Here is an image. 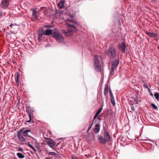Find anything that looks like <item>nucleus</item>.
<instances>
[{
  "label": "nucleus",
  "mask_w": 159,
  "mask_h": 159,
  "mask_svg": "<svg viewBox=\"0 0 159 159\" xmlns=\"http://www.w3.org/2000/svg\"><path fill=\"white\" fill-rule=\"evenodd\" d=\"M98 139L100 143L105 144L110 141L111 137L107 130L105 129L103 133V137L99 135Z\"/></svg>",
  "instance_id": "nucleus-1"
},
{
  "label": "nucleus",
  "mask_w": 159,
  "mask_h": 159,
  "mask_svg": "<svg viewBox=\"0 0 159 159\" xmlns=\"http://www.w3.org/2000/svg\"><path fill=\"white\" fill-rule=\"evenodd\" d=\"M106 53L110 58H114L116 56V50L113 46H110L105 51Z\"/></svg>",
  "instance_id": "nucleus-2"
},
{
  "label": "nucleus",
  "mask_w": 159,
  "mask_h": 159,
  "mask_svg": "<svg viewBox=\"0 0 159 159\" xmlns=\"http://www.w3.org/2000/svg\"><path fill=\"white\" fill-rule=\"evenodd\" d=\"M101 58L100 56H96L94 58V66L95 70L98 72L101 70V66L100 65L99 59Z\"/></svg>",
  "instance_id": "nucleus-3"
},
{
  "label": "nucleus",
  "mask_w": 159,
  "mask_h": 159,
  "mask_svg": "<svg viewBox=\"0 0 159 159\" xmlns=\"http://www.w3.org/2000/svg\"><path fill=\"white\" fill-rule=\"evenodd\" d=\"M119 64V60L117 59L115 60L112 62L110 72V77H112L114 74V70L116 69V67Z\"/></svg>",
  "instance_id": "nucleus-4"
},
{
  "label": "nucleus",
  "mask_w": 159,
  "mask_h": 159,
  "mask_svg": "<svg viewBox=\"0 0 159 159\" xmlns=\"http://www.w3.org/2000/svg\"><path fill=\"white\" fill-rule=\"evenodd\" d=\"M53 36L58 42L60 43L63 42L64 39V38L62 35L59 33L57 29L54 30Z\"/></svg>",
  "instance_id": "nucleus-5"
},
{
  "label": "nucleus",
  "mask_w": 159,
  "mask_h": 159,
  "mask_svg": "<svg viewBox=\"0 0 159 159\" xmlns=\"http://www.w3.org/2000/svg\"><path fill=\"white\" fill-rule=\"evenodd\" d=\"M43 136L44 139H47V140L46 141V142L48 144V145L51 148H52L54 147L55 144V143L53 141L52 139H48L45 135L43 134Z\"/></svg>",
  "instance_id": "nucleus-6"
},
{
  "label": "nucleus",
  "mask_w": 159,
  "mask_h": 159,
  "mask_svg": "<svg viewBox=\"0 0 159 159\" xmlns=\"http://www.w3.org/2000/svg\"><path fill=\"white\" fill-rule=\"evenodd\" d=\"M9 5V1L8 0H2L0 4V7L3 9L6 8Z\"/></svg>",
  "instance_id": "nucleus-7"
},
{
  "label": "nucleus",
  "mask_w": 159,
  "mask_h": 159,
  "mask_svg": "<svg viewBox=\"0 0 159 159\" xmlns=\"http://www.w3.org/2000/svg\"><path fill=\"white\" fill-rule=\"evenodd\" d=\"M62 32L66 36H69L72 35V33L74 32V30L72 29H70L66 31L65 30H61Z\"/></svg>",
  "instance_id": "nucleus-8"
},
{
  "label": "nucleus",
  "mask_w": 159,
  "mask_h": 159,
  "mask_svg": "<svg viewBox=\"0 0 159 159\" xmlns=\"http://www.w3.org/2000/svg\"><path fill=\"white\" fill-rule=\"evenodd\" d=\"M94 123H95L96 125L95 126V127L94 129V132L95 133H98L100 130V121H96V122Z\"/></svg>",
  "instance_id": "nucleus-9"
},
{
  "label": "nucleus",
  "mask_w": 159,
  "mask_h": 159,
  "mask_svg": "<svg viewBox=\"0 0 159 159\" xmlns=\"http://www.w3.org/2000/svg\"><path fill=\"white\" fill-rule=\"evenodd\" d=\"M126 46L125 43L123 42L120 43L118 45L119 48L121 50L122 52H125V51Z\"/></svg>",
  "instance_id": "nucleus-10"
},
{
  "label": "nucleus",
  "mask_w": 159,
  "mask_h": 159,
  "mask_svg": "<svg viewBox=\"0 0 159 159\" xmlns=\"http://www.w3.org/2000/svg\"><path fill=\"white\" fill-rule=\"evenodd\" d=\"M31 134V131L29 129L25 130L23 132V134L25 136L31 137V136L30 135Z\"/></svg>",
  "instance_id": "nucleus-11"
},
{
  "label": "nucleus",
  "mask_w": 159,
  "mask_h": 159,
  "mask_svg": "<svg viewBox=\"0 0 159 159\" xmlns=\"http://www.w3.org/2000/svg\"><path fill=\"white\" fill-rule=\"evenodd\" d=\"M65 1V0H61L58 3L57 6L60 9H61L64 8Z\"/></svg>",
  "instance_id": "nucleus-12"
},
{
  "label": "nucleus",
  "mask_w": 159,
  "mask_h": 159,
  "mask_svg": "<svg viewBox=\"0 0 159 159\" xmlns=\"http://www.w3.org/2000/svg\"><path fill=\"white\" fill-rule=\"evenodd\" d=\"M17 137L22 142H25L26 139L23 137V136L21 134L20 132H17Z\"/></svg>",
  "instance_id": "nucleus-13"
},
{
  "label": "nucleus",
  "mask_w": 159,
  "mask_h": 159,
  "mask_svg": "<svg viewBox=\"0 0 159 159\" xmlns=\"http://www.w3.org/2000/svg\"><path fill=\"white\" fill-rule=\"evenodd\" d=\"M150 37L154 38L156 40L158 39V37L157 34L155 33H150Z\"/></svg>",
  "instance_id": "nucleus-14"
},
{
  "label": "nucleus",
  "mask_w": 159,
  "mask_h": 159,
  "mask_svg": "<svg viewBox=\"0 0 159 159\" xmlns=\"http://www.w3.org/2000/svg\"><path fill=\"white\" fill-rule=\"evenodd\" d=\"M36 8L32 9L31 10L33 11L32 16L35 19L38 20L37 15V11L36 10Z\"/></svg>",
  "instance_id": "nucleus-15"
},
{
  "label": "nucleus",
  "mask_w": 159,
  "mask_h": 159,
  "mask_svg": "<svg viewBox=\"0 0 159 159\" xmlns=\"http://www.w3.org/2000/svg\"><path fill=\"white\" fill-rule=\"evenodd\" d=\"M100 113V112H99V111H97L96 113L94 118V123H95L96 122V121H100V119L98 118L97 117V116Z\"/></svg>",
  "instance_id": "nucleus-16"
},
{
  "label": "nucleus",
  "mask_w": 159,
  "mask_h": 159,
  "mask_svg": "<svg viewBox=\"0 0 159 159\" xmlns=\"http://www.w3.org/2000/svg\"><path fill=\"white\" fill-rule=\"evenodd\" d=\"M108 86L107 84H105V89H104V94L105 96H106V97H107V94L108 93Z\"/></svg>",
  "instance_id": "nucleus-17"
},
{
  "label": "nucleus",
  "mask_w": 159,
  "mask_h": 159,
  "mask_svg": "<svg viewBox=\"0 0 159 159\" xmlns=\"http://www.w3.org/2000/svg\"><path fill=\"white\" fill-rule=\"evenodd\" d=\"M52 30L50 29H48L46 30V33L44 34L46 35H50L52 34Z\"/></svg>",
  "instance_id": "nucleus-18"
},
{
  "label": "nucleus",
  "mask_w": 159,
  "mask_h": 159,
  "mask_svg": "<svg viewBox=\"0 0 159 159\" xmlns=\"http://www.w3.org/2000/svg\"><path fill=\"white\" fill-rule=\"evenodd\" d=\"M33 111H34L30 107L26 108V112L28 113L29 116V115H31V114L33 113Z\"/></svg>",
  "instance_id": "nucleus-19"
},
{
  "label": "nucleus",
  "mask_w": 159,
  "mask_h": 159,
  "mask_svg": "<svg viewBox=\"0 0 159 159\" xmlns=\"http://www.w3.org/2000/svg\"><path fill=\"white\" fill-rule=\"evenodd\" d=\"M66 24L68 26V27L70 28V29H71V28H73V29H72L74 30V31H75L77 30L75 26H74L73 25L69 24L67 23H66Z\"/></svg>",
  "instance_id": "nucleus-20"
},
{
  "label": "nucleus",
  "mask_w": 159,
  "mask_h": 159,
  "mask_svg": "<svg viewBox=\"0 0 159 159\" xmlns=\"http://www.w3.org/2000/svg\"><path fill=\"white\" fill-rule=\"evenodd\" d=\"M18 157L20 159L23 158L25 157V156L23 154H22L18 152L16 154Z\"/></svg>",
  "instance_id": "nucleus-21"
},
{
  "label": "nucleus",
  "mask_w": 159,
  "mask_h": 159,
  "mask_svg": "<svg viewBox=\"0 0 159 159\" xmlns=\"http://www.w3.org/2000/svg\"><path fill=\"white\" fill-rule=\"evenodd\" d=\"M150 2H151V3L150 4V5H151V6H153V5H155L156 3V0H150Z\"/></svg>",
  "instance_id": "nucleus-22"
},
{
  "label": "nucleus",
  "mask_w": 159,
  "mask_h": 159,
  "mask_svg": "<svg viewBox=\"0 0 159 159\" xmlns=\"http://www.w3.org/2000/svg\"><path fill=\"white\" fill-rule=\"evenodd\" d=\"M154 95L156 99L158 100L159 99V93L157 92H156L154 94Z\"/></svg>",
  "instance_id": "nucleus-23"
},
{
  "label": "nucleus",
  "mask_w": 159,
  "mask_h": 159,
  "mask_svg": "<svg viewBox=\"0 0 159 159\" xmlns=\"http://www.w3.org/2000/svg\"><path fill=\"white\" fill-rule=\"evenodd\" d=\"M69 21L70 22H72L75 24L76 25L77 24V22L76 21H75L73 20L72 19H68L67 20V22Z\"/></svg>",
  "instance_id": "nucleus-24"
},
{
  "label": "nucleus",
  "mask_w": 159,
  "mask_h": 159,
  "mask_svg": "<svg viewBox=\"0 0 159 159\" xmlns=\"http://www.w3.org/2000/svg\"><path fill=\"white\" fill-rule=\"evenodd\" d=\"M111 101L112 105L113 106H115V99L114 97L111 98Z\"/></svg>",
  "instance_id": "nucleus-25"
},
{
  "label": "nucleus",
  "mask_w": 159,
  "mask_h": 159,
  "mask_svg": "<svg viewBox=\"0 0 159 159\" xmlns=\"http://www.w3.org/2000/svg\"><path fill=\"white\" fill-rule=\"evenodd\" d=\"M143 86L144 89H147L148 90V91L149 92V88L147 84L144 83L143 84Z\"/></svg>",
  "instance_id": "nucleus-26"
},
{
  "label": "nucleus",
  "mask_w": 159,
  "mask_h": 159,
  "mask_svg": "<svg viewBox=\"0 0 159 159\" xmlns=\"http://www.w3.org/2000/svg\"><path fill=\"white\" fill-rule=\"evenodd\" d=\"M151 106L154 109L156 110H157L158 109V107L155 104L153 103H152Z\"/></svg>",
  "instance_id": "nucleus-27"
},
{
  "label": "nucleus",
  "mask_w": 159,
  "mask_h": 159,
  "mask_svg": "<svg viewBox=\"0 0 159 159\" xmlns=\"http://www.w3.org/2000/svg\"><path fill=\"white\" fill-rule=\"evenodd\" d=\"M44 34L43 31H40L39 33V38L41 37H42V36L44 34Z\"/></svg>",
  "instance_id": "nucleus-28"
},
{
  "label": "nucleus",
  "mask_w": 159,
  "mask_h": 159,
  "mask_svg": "<svg viewBox=\"0 0 159 159\" xmlns=\"http://www.w3.org/2000/svg\"><path fill=\"white\" fill-rule=\"evenodd\" d=\"M134 99L135 102H136V104H138L139 103V102L138 101V99L137 97L135 96V98L134 97Z\"/></svg>",
  "instance_id": "nucleus-29"
},
{
  "label": "nucleus",
  "mask_w": 159,
  "mask_h": 159,
  "mask_svg": "<svg viewBox=\"0 0 159 159\" xmlns=\"http://www.w3.org/2000/svg\"><path fill=\"white\" fill-rule=\"evenodd\" d=\"M109 93H110V96L111 98L114 97L113 94L112 93V91H111V89H110V90H109Z\"/></svg>",
  "instance_id": "nucleus-30"
},
{
  "label": "nucleus",
  "mask_w": 159,
  "mask_h": 159,
  "mask_svg": "<svg viewBox=\"0 0 159 159\" xmlns=\"http://www.w3.org/2000/svg\"><path fill=\"white\" fill-rule=\"evenodd\" d=\"M48 155H56V153L54 152H49L48 153Z\"/></svg>",
  "instance_id": "nucleus-31"
},
{
  "label": "nucleus",
  "mask_w": 159,
  "mask_h": 159,
  "mask_svg": "<svg viewBox=\"0 0 159 159\" xmlns=\"http://www.w3.org/2000/svg\"><path fill=\"white\" fill-rule=\"evenodd\" d=\"M153 144H151L150 143V144H149V145H150V146H151V145L152 146L153 145V146H154V144H155V142H154V141H153L152 142ZM154 147H152V148H151V149L152 150V149H153L154 148H153Z\"/></svg>",
  "instance_id": "nucleus-32"
},
{
  "label": "nucleus",
  "mask_w": 159,
  "mask_h": 159,
  "mask_svg": "<svg viewBox=\"0 0 159 159\" xmlns=\"http://www.w3.org/2000/svg\"><path fill=\"white\" fill-rule=\"evenodd\" d=\"M131 110L133 111H135V108H134L133 106V104H132L131 105Z\"/></svg>",
  "instance_id": "nucleus-33"
},
{
  "label": "nucleus",
  "mask_w": 159,
  "mask_h": 159,
  "mask_svg": "<svg viewBox=\"0 0 159 159\" xmlns=\"http://www.w3.org/2000/svg\"><path fill=\"white\" fill-rule=\"evenodd\" d=\"M29 116L30 118V119L29 120L27 121V122H30V121H31V120H32L31 115H29Z\"/></svg>",
  "instance_id": "nucleus-34"
},
{
  "label": "nucleus",
  "mask_w": 159,
  "mask_h": 159,
  "mask_svg": "<svg viewBox=\"0 0 159 159\" xmlns=\"http://www.w3.org/2000/svg\"><path fill=\"white\" fill-rule=\"evenodd\" d=\"M2 11L0 9V18H1L2 16Z\"/></svg>",
  "instance_id": "nucleus-35"
},
{
  "label": "nucleus",
  "mask_w": 159,
  "mask_h": 159,
  "mask_svg": "<svg viewBox=\"0 0 159 159\" xmlns=\"http://www.w3.org/2000/svg\"><path fill=\"white\" fill-rule=\"evenodd\" d=\"M36 147L37 148L38 150H39L40 149V147H39V144H38V143L37 144H36Z\"/></svg>",
  "instance_id": "nucleus-36"
},
{
  "label": "nucleus",
  "mask_w": 159,
  "mask_h": 159,
  "mask_svg": "<svg viewBox=\"0 0 159 159\" xmlns=\"http://www.w3.org/2000/svg\"><path fill=\"white\" fill-rule=\"evenodd\" d=\"M27 144L31 148H32L33 146L31 145L30 143H28Z\"/></svg>",
  "instance_id": "nucleus-37"
},
{
  "label": "nucleus",
  "mask_w": 159,
  "mask_h": 159,
  "mask_svg": "<svg viewBox=\"0 0 159 159\" xmlns=\"http://www.w3.org/2000/svg\"><path fill=\"white\" fill-rule=\"evenodd\" d=\"M33 151H34L35 152H37V150L36 149H35L33 147L32 148H31Z\"/></svg>",
  "instance_id": "nucleus-38"
},
{
  "label": "nucleus",
  "mask_w": 159,
  "mask_h": 159,
  "mask_svg": "<svg viewBox=\"0 0 159 159\" xmlns=\"http://www.w3.org/2000/svg\"><path fill=\"white\" fill-rule=\"evenodd\" d=\"M23 129H21L18 132H20V133H21V132L23 131Z\"/></svg>",
  "instance_id": "nucleus-39"
},
{
  "label": "nucleus",
  "mask_w": 159,
  "mask_h": 159,
  "mask_svg": "<svg viewBox=\"0 0 159 159\" xmlns=\"http://www.w3.org/2000/svg\"><path fill=\"white\" fill-rule=\"evenodd\" d=\"M16 83H17L18 82V75H17V79H16Z\"/></svg>",
  "instance_id": "nucleus-40"
},
{
  "label": "nucleus",
  "mask_w": 159,
  "mask_h": 159,
  "mask_svg": "<svg viewBox=\"0 0 159 159\" xmlns=\"http://www.w3.org/2000/svg\"><path fill=\"white\" fill-rule=\"evenodd\" d=\"M102 107H101L98 110V111H99V112L101 113V112L102 111Z\"/></svg>",
  "instance_id": "nucleus-41"
},
{
  "label": "nucleus",
  "mask_w": 159,
  "mask_h": 159,
  "mask_svg": "<svg viewBox=\"0 0 159 159\" xmlns=\"http://www.w3.org/2000/svg\"><path fill=\"white\" fill-rule=\"evenodd\" d=\"M71 159H77V158L75 156H73L71 158Z\"/></svg>",
  "instance_id": "nucleus-42"
},
{
  "label": "nucleus",
  "mask_w": 159,
  "mask_h": 159,
  "mask_svg": "<svg viewBox=\"0 0 159 159\" xmlns=\"http://www.w3.org/2000/svg\"><path fill=\"white\" fill-rule=\"evenodd\" d=\"M19 150L20 151H21V152H22L23 151V149H22V148H19Z\"/></svg>",
  "instance_id": "nucleus-43"
},
{
  "label": "nucleus",
  "mask_w": 159,
  "mask_h": 159,
  "mask_svg": "<svg viewBox=\"0 0 159 159\" xmlns=\"http://www.w3.org/2000/svg\"><path fill=\"white\" fill-rule=\"evenodd\" d=\"M51 158L50 157H47L45 159H51Z\"/></svg>",
  "instance_id": "nucleus-44"
},
{
  "label": "nucleus",
  "mask_w": 159,
  "mask_h": 159,
  "mask_svg": "<svg viewBox=\"0 0 159 159\" xmlns=\"http://www.w3.org/2000/svg\"><path fill=\"white\" fill-rule=\"evenodd\" d=\"M12 25H13V24H11L9 26H10V27H11L12 28Z\"/></svg>",
  "instance_id": "nucleus-45"
},
{
  "label": "nucleus",
  "mask_w": 159,
  "mask_h": 159,
  "mask_svg": "<svg viewBox=\"0 0 159 159\" xmlns=\"http://www.w3.org/2000/svg\"><path fill=\"white\" fill-rule=\"evenodd\" d=\"M150 95H151V96H152V97H153V94H152V93H151V92H150Z\"/></svg>",
  "instance_id": "nucleus-46"
},
{
  "label": "nucleus",
  "mask_w": 159,
  "mask_h": 159,
  "mask_svg": "<svg viewBox=\"0 0 159 159\" xmlns=\"http://www.w3.org/2000/svg\"><path fill=\"white\" fill-rule=\"evenodd\" d=\"M146 33H147V34L148 35L149 34V32H146Z\"/></svg>",
  "instance_id": "nucleus-47"
},
{
  "label": "nucleus",
  "mask_w": 159,
  "mask_h": 159,
  "mask_svg": "<svg viewBox=\"0 0 159 159\" xmlns=\"http://www.w3.org/2000/svg\"><path fill=\"white\" fill-rule=\"evenodd\" d=\"M91 126H90L89 128V129H89H89H90V128H91Z\"/></svg>",
  "instance_id": "nucleus-48"
},
{
  "label": "nucleus",
  "mask_w": 159,
  "mask_h": 159,
  "mask_svg": "<svg viewBox=\"0 0 159 159\" xmlns=\"http://www.w3.org/2000/svg\"><path fill=\"white\" fill-rule=\"evenodd\" d=\"M70 17H74V16H73L72 15V16H70Z\"/></svg>",
  "instance_id": "nucleus-49"
},
{
  "label": "nucleus",
  "mask_w": 159,
  "mask_h": 159,
  "mask_svg": "<svg viewBox=\"0 0 159 159\" xmlns=\"http://www.w3.org/2000/svg\"><path fill=\"white\" fill-rule=\"evenodd\" d=\"M157 48H158V49L159 50V46H158Z\"/></svg>",
  "instance_id": "nucleus-50"
},
{
  "label": "nucleus",
  "mask_w": 159,
  "mask_h": 159,
  "mask_svg": "<svg viewBox=\"0 0 159 159\" xmlns=\"http://www.w3.org/2000/svg\"><path fill=\"white\" fill-rule=\"evenodd\" d=\"M13 159H17L16 158H14Z\"/></svg>",
  "instance_id": "nucleus-51"
},
{
  "label": "nucleus",
  "mask_w": 159,
  "mask_h": 159,
  "mask_svg": "<svg viewBox=\"0 0 159 159\" xmlns=\"http://www.w3.org/2000/svg\"><path fill=\"white\" fill-rule=\"evenodd\" d=\"M47 46H48V45H46V47H47Z\"/></svg>",
  "instance_id": "nucleus-52"
},
{
  "label": "nucleus",
  "mask_w": 159,
  "mask_h": 159,
  "mask_svg": "<svg viewBox=\"0 0 159 159\" xmlns=\"http://www.w3.org/2000/svg\"><path fill=\"white\" fill-rule=\"evenodd\" d=\"M149 141H150L151 142V141L150 140V139L149 140Z\"/></svg>",
  "instance_id": "nucleus-53"
}]
</instances>
